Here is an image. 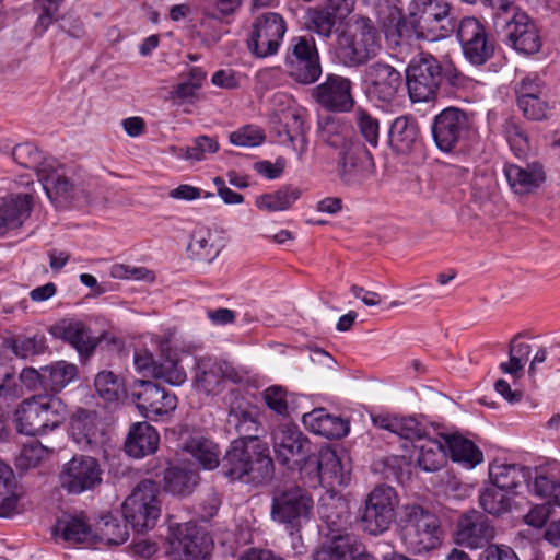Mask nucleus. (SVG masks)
<instances>
[{
  "instance_id": "obj_42",
  "label": "nucleus",
  "mask_w": 560,
  "mask_h": 560,
  "mask_svg": "<svg viewBox=\"0 0 560 560\" xmlns=\"http://www.w3.org/2000/svg\"><path fill=\"white\" fill-rule=\"evenodd\" d=\"M13 160L22 167L33 170L36 172L37 177L39 173L47 171L48 166H54V159H46L43 152L31 142L20 143L13 148Z\"/></svg>"
},
{
  "instance_id": "obj_50",
  "label": "nucleus",
  "mask_w": 560,
  "mask_h": 560,
  "mask_svg": "<svg viewBox=\"0 0 560 560\" xmlns=\"http://www.w3.org/2000/svg\"><path fill=\"white\" fill-rule=\"evenodd\" d=\"M351 537L337 534L322 544L313 553L314 560H349Z\"/></svg>"
},
{
  "instance_id": "obj_43",
  "label": "nucleus",
  "mask_w": 560,
  "mask_h": 560,
  "mask_svg": "<svg viewBox=\"0 0 560 560\" xmlns=\"http://www.w3.org/2000/svg\"><path fill=\"white\" fill-rule=\"evenodd\" d=\"M446 443L453 462L466 468H474L483 459L482 452L469 440L462 436H448Z\"/></svg>"
},
{
  "instance_id": "obj_60",
  "label": "nucleus",
  "mask_w": 560,
  "mask_h": 560,
  "mask_svg": "<svg viewBox=\"0 0 560 560\" xmlns=\"http://www.w3.org/2000/svg\"><path fill=\"white\" fill-rule=\"evenodd\" d=\"M299 465L300 479L304 486L310 488L322 486L318 454H311L308 452L304 458H301Z\"/></svg>"
},
{
  "instance_id": "obj_63",
  "label": "nucleus",
  "mask_w": 560,
  "mask_h": 560,
  "mask_svg": "<svg viewBox=\"0 0 560 560\" xmlns=\"http://www.w3.org/2000/svg\"><path fill=\"white\" fill-rule=\"evenodd\" d=\"M153 377L171 385H180L186 381V372L179 364L166 359L154 368Z\"/></svg>"
},
{
  "instance_id": "obj_1",
  "label": "nucleus",
  "mask_w": 560,
  "mask_h": 560,
  "mask_svg": "<svg viewBox=\"0 0 560 560\" xmlns=\"http://www.w3.org/2000/svg\"><path fill=\"white\" fill-rule=\"evenodd\" d=\"M381 36L374 22L366 16L353 15L337 33L335 56L346 67H360L381 50Z\"/></svg>"
},
{
  "instance_id": "obj_62",
  "label": "nucleus",
  "mask_w": 560,
  "mask_h": 560,
  "mask_svg": "<svg viewBox=\"0 0 560 560\" xmlns=\"http://www.w3.org/2000/svg\"><path fill=\"white\" fill-rule=\"evenodd\" d=\"M267 407L281 417L289 416L288 392L279 385H272L262 393Z\"/></svg>"
},
{
  "instance_id": "obj_39",
  "label": "nucleus",
  "mask_w": 560,
  "mask_h": 560,
  "mask_svg": "<svg viewBox=\"0 0 560 560\" xmlns=\"http://www.w3.org/2000/svg\"><path fill=\"white\" fill-rule=\"evenodd\" d=\"M318 138L327 145L339 150V155L355 142L351 139L350 126L341 119L331 117L319 122Z\"/></svg>"
},
{
  "instance_id": "obj_40",
  "label": "nucleus",
  "mask_w": 560,
  "mask_h": 560,
  "mask_svg": "<svg viewBox=\"0 0 560 560\" xmlns=\"http://www.w3.org/2000/svg\"><path fill=\"white\" fill-rule=\"evenodd\" d=\"M184 450L191 454L205 469H214L221 465L219 445L208 438L190 436L186 441Z\"/></svg>"
},
{
  "instance_id": "obj_44",
  "label": "nucleus",
  "mask_w": 560,
  "mask_h": 560,
  "mask_svg": "<svg viewBox=\"0 0 560 560\" xmlns=\"http://www.w3.org/2000/svg\"><path fill=\"white\" fill-rule=\"evenodd\" d=\"M417 464L424 471H436L445 463V448L435 439L427 438L420 444H416Z\"/></svg>"
},
{
  "instance_id": "obj_13",
  "label": "nucleus",
  "mask_w": 560,
  "mask_h": 560,
  "mask_svg": "<svg viewBox=\"0 0 560 560\" xmlns=\"http://www.w3.org/2000/svg\"><path fill=\"white\" fill-rule=\"evenodd\" d=\"M287 25L282 16L266 12L254 22L247 39L248 50L258 58L276 55L279 50Z\"/></svg>"
},
{
  "instance_id": "obj_26",
  "label": "nucleus",
  "mask_w": 560,
  "mask_h": 560,
  "mask_svg": "<svg viewBox=\"0 0 560 560\" xmlns=\"http://www.w3.org/2000/svg\"><path fill=\"white\" fill-rule=\"evenodd\" d=\"M535 470L517 465L494 462L489 466V481L504 491L517 494V488L523 483H533Z\"/></svg>"
},
{
  "instance_id": "obj_16",
  "label": "nucleus",
  "mask_w": 560,
  "mask_h": 560,
  "mask_svg": "<svg viewBox=\"0 0 560 560\" xmlns=\"http://www.w3.org/2000/svg\"><path fill=\"white\" fill-rule=\"evenodd\" d=\"M456 35L465 57L474 65L487 62L494 54V42L485 25L476 18L465 16L456 23Z\"/></svg>"
},
{
  "instance_id": "obj_34",
  "label": "nucleus",
  "mask_w": 560,
  "mask_h": 560,
  "mask_svg": "<svg viewBox=\"0 0 560 560\" xmlns=\"http://www.w3.org/2000/svg\"><path fill=\"white\" fill-rule=\"evenodd\" d=\"M54 537L61 538L69 545L92 544L95 535L82 516L65 515L52 527Z\"/></svg>"
},
{
  "instance_id": "obj_53",
  "label": "nucleus",
  "mask_w": 560,
  "mask_h": 560,
  "mask_svg": "<svg viewBox=\"0 0 560 560\" xmlns=\"http://www.w3.org/2000/svg\"><path fill=\"white\" fill-rule=\"evenodd\" d=\"M65 0H34V10L37 13V21L34 26L38 35H43L48 27L58 20L60 5Z\"/></svg>"
},
{
  "instance_id": "obj_14",
  "label": "nucleus",
  "mask_w": 560,
  "mask_h": 560,
  "mask_svg": "<svg viewBox=\"0 0 560 560\" xmlns=\"http://www.w3.org/2000/svg\"><path fill=\"white\" fill-rule=\"evenodd\" d=\"M103 469L95 457L75 455L63 464L59 482L68 493L80 494L102 482Z\"/></svg>"
},
{
  "instance_id": "obj_37",
  "label": "nucleus",
  "mask_w": 560,
  "mask_h": 560,
  "mask_svg": "<svg viewBox=\"0 0 560 560\" xmlns=\"http://www.w3.org/2000/svg\"><path fill=\"white\" fill-rule=\"evenodd\" d=\"M387 16L382 19V28L389 43L400 45L412 37L417 38V28L410 22L409 12L405 16L396 7H387Z\"/></svg>"
},
{
  "instance_id": "obj_25",
  "label": "nucleus",
  "mask_w": 560,
  "mask_h": 560,
  "mask_svg": "<svg viewBox=\"0 0 560 560\" xmlns=\"http://www.w3.org/2000/svg\"><path fill=\"white\" fill-rule=\"evenodd\" d=\"M34 207L32 194H10L0 200V236L21 228Z\"/></svg>"
},
{
  "instance_id": "obj_27",
  "label": "nucleus",
  "mask_w": 560,
  "mask_h": 560,
  "mask_svg": "<svg viewBox=\"0 0 560 560\" xmlns=\"http://www.w3.org/2000/svg\"><path fill=\"white\" fill-rule=\"evenodd\" d=\"M504 174L512 190L518 195L530 194L546 179L544 167L538 162L527 163L524 166L506 163Z\"/></svg>"
},
{
  "instance_id": "obj_64",
  "label": "nucleus",
  "mask_w": 560,
  "mask_h": 560,
  "mask_svg": "<svg viewBox=\"0 0 560 560\" xmlns=\"http://www.w3.org/2000/svg\"><path fill=\"white\" fill-rule=\"evenodd\" d=\"M523 115L529 120H544L549 118L551 106L548 101L542 98L541 94L529 97L517 104Z\"/></svg>"
},
{
  "instance_id": "obj_5",
  "label": "nucleus",
  "mask_w": 560,
  "mask_h": 560,
  "mask_svg": "<svg viewBox=\"0 0 560 560\" xmlns=\"http://www.w3.org/2000/svg\"><path fill=\"white\" fill-rule=\"evenodd\" d=\"M431 133L439 150L452 152L477 135L475 115L458 107H446L433 118Z\"/></svg>"
},
{
  "instance_id": "obj_46",
  "label": "nucleus",
  "mask_w": 560,
  "mask_h": 560,
  "mask_svg": "<svg viewBox=\"0 0 560 560\" xmlns=\"http://www.w3.org/2000/svg\"><path fill=\"white\" fill-rule=\"evenodd\" d=\"M220 145L215 138L209 136L196 137L190 145L172 147L174 154L190 162H200L207 160L209 155L218 152Z\"/></svg>"
},
{
  "instance_id": "obj_15",
  "label": "nucleus",
  "mask_w": 560,
  "mask_h": 560,
  "mask_svg": "<svg viewBox=\"0 0 560 560\" xmlns=\"http://www.w3.org/2000/svg\"><path fill=\"white\" fill-rule=\"evenodd\" d=\"M352 85L349 78L328 73L322 83L312 89L311 96L318 106L327 112L349 113L355 104Z\"/></svg>"
},
{
  "instance_id": "obj_19",
  "label": "nucleus",
  "mask_w": 560,
  "mask_h": 560,
  "mask_svg": "<svg viewBox=\"0 0 560 560\" xmlns=\"http://www.w3.org/2000/svg\"><path fill=\"white\" fill-rule=\"evenodd\" d=\"M272 441L278 462L287 466L300 464L311 448L308 439L292 423L278 425L272 433Z\"/></svg>"
},
{
  "instance_id": "obj_54",
  "label": "nucleus",
  "mask_w": 560,
  "mask_h": 560,
  "mask_svg": "<svg viewBox=\"0 0 560 560\" xmlns=\"http://www.w3.org/2000/svg\"><path fill=\"white\" fill-rule=\"evenodd\" d=\"M354 121L363 139L373 148L378 144L380 121L366 109L358 107L354 110Z\"/></svg>"
},
{
  "instance_id": "obj_48",
  "label": "nucleus",
  "mask_w": 560,
  "mask_h": 560,
  "mask_svg": "<svg viewBox=\"0 0 560 560\" xmlns=\"http://www.w3.org/2000/svg\"><path fill=\"white\" fill-rule=\"evenodd\" d=\"M322 486L334 488L345 483L341 460L334 450L325 448L318 453Z\"/></svg>"
},
{
  "instance_id": "obj_29",
  "label": "nucleus",
  "mask_w": 560,
  "mask_h": 560,
  "mask_svg": "<svg viewBox=\"0 0 560 560\" xmlns=\"http://www.w3.org/2000/svg\"><path fill=\"white\" fill-rule=\"evenodd\" d=\"M302 422L308 431L329 440L341 439L350 430L348 421L328 413L324 408H317L304 413Z\"/></svg>"
},
{
  "instance_id": "obj_22",
  "label": "nucleus",
  "mask_w": 560,
  "mask_h": 560,
  "mask_svg": "<svg viewBox=\"0 0 560 560\" xmlns=\"http://www.w3.org/2000/svg\"><path fill=\"white\" fill-rule=\"evenodd\" d=\"M236 372L226 362L205 357L197 361L194 377L198 390L207 395H217L223 390L225 380H233Z\"/></svg>"
},
{
  "instance_id": "obj_59",
  "label": "nucleus",
  "mask_w": 560,
  "mask_h": 560,
  "mask_svg": "<svg viewBox=\"0 0 560 560\" xmlns=\"http://www.w3.org/2000/svg\"><path fill=\"white\" fill-rule=\"evenodd\" d=\"M12 351L20 358H28L44 353L48 346L43 334L32 337H18L12 342Z\"/></svg>"
},
{
  "instance_id": "obj_28",
  "label": "nucleus",
  "mask_w": 560,
  "mask_h": 560,
  "mask_svg": "<svg viewBox=\"0 0 560 560\" xmlns=\"http://www.w3.org/2000/svg\"><path fill=\"white\" fill-rule=\"evenodd\" d=\"M70 429L74 442L81 448L95 450L102 443L103 434L95 411L78 409L71 417Z\"/></svg>"
},
{
  "instance_id": "obj_8",
  "label": "nucleus",
  "mask_w": 560,
  "mask_h": 560,
  "mask_svg": "<svg viewBox=\"0 0 560 560\" xmlns=\"http://www.w3.org/2000/svg\"><path fill=\"white\" fill-rule=\"evenodd\" d=\"M443 65L431 54L420 52L408 65L406 84L411 102L434 101L441 92Z\"/></svg>"
},
{
  "instance_id": "obj_45",
  "label": "nucleus",
  "mask_w": 560,
  "mask_h": 560,
  "mask_svg": "<svg viewBox=\"0 0 560 560\" xmlns=\"http://www.w3.org/2000/svg\"><path fill=\"white\" fill-rule=\"evenodd\" d=\"M301 197L298 187L287 185L273 192L261 195L256 200V206L269 212L284 211L289 209Z\"/></svg>"
},
{
  "instance_id": "obj_47",
  "label": "nucleus",
  "mask_w": 560,
  "mask_h": 560,
  "mask_svg": "<svg viewBox=\"0 0 560 560\" xmlns=\"http://www.w3.org/2000/svg\"><path fill=\"white\" fill-rule=\"evenodd\" d=\"M198 476L182 467H170L164 472L165 491L176 495H188L197 485Z\"/></svg>"
},
{
  "instance_id": "obj_36",
  "label": "nucleus",
  "mask_w": 560,
  "mask_h": 560,
  "mask_svg": "<svg viewBox=\"0 0 560 560\" xmlns=\"http://www.w3.org/2000/svg\"><path fill=\"white\" fill-rule=\"evenodd\" d=\"M38 179L52 202L67 201L73 196L74 185L67 177L65 168L56 161L54 166H48L47 171L39 173Z\"/></svg>"
},
{
  "instance_id": "obj_31",
  "label": "nucleus",
  "mask_w": 560,
  "mask_h": 560,
  "mask_svg": "<svg viewBox=\"0 0 560 560\" xmlns=\"http://www.w3.org/2000/svg\"><path fill=\"white\" fill-rule=\"evenodd\" d=\"M160 435L148 422L133 423L125 441V452L133 458H142L153 454L159 446Z\"/></svg>"
},
{
  "instance_id": "obj_10",
  "label": "nucleus",
  "mask_w": 560,
  "mask_h": 560,
  "mask_svg": "<svg viewBox=\"0 0 560 560\" xmlns=\"http://www.w3.org/2000/svg\"><path fill=\"white\" fill-rule=\"evenodd\" d=\"M398 502L397 492L393 487H374L360 511V523L364 532L377 536L388 530L396 517Z\"/></svg>"
},
{
  "instance_id": "obj_49",
  "label": "nucleus",
  "mask_w": 560,
  "mask_h": 560,
  "mask_svg": "<svg viewBox=\"0 0 560 560\" xmlns=\"http://www.w3.org/2000/svg\"><path fill=\"white\" fill-rule=\"evenodd\" d=\"M443 74L440 95H457L460 92L469 91L474 88L475 81L465 75L452 62L442 63Z\"/></svg>"
},
{
  "instance_id": "obj_21",
  "label": "nucleus",
  "mask_w": 560,
  "mask_h": 560,
  "mask_svg": "<svg viewBox=\"0 0 560 560\" xmlns=\"http://www.w3.org/2000/svg\"><path fill=\"white\" fill-rule=\"evenodd\" d=\"M340 177L348 186H361L374 174L375 164L371 152L355 140L340 155Z\"/></svg>"
},
{
  "instance_id": "obj_9",
  "label": "nucleus",
  "mask_w": 560,
  "mask_h": 560,
  "mask_svg": "<svg viewBox=\"0 0 560 560\" xmlns=\"http://www.w3.org/2000/svg\"><path fill=\"white\" fill-rule=\"evenodd\" d=\"M159 492L158 482L145 479L124 501V518L136 532L142 533L155 526L161 513Z\"/></svg>"
},
{
  "instance_id": "obj_24",
  "label": "nucleus",
  "mask_w": 560,
  "mask_h": 560,
  "mask_svg": "<svg viewBox=\"0 0 560 560\" xmlns=\"http://www.w3.org/2000/svg\"><path fill=\"white\" fill-rule=\"evenodd\" d=\"M502 32L508 43L521 54L533 55L541 47L536 25L527 14H514L512 22Z\"/></svg>"
},
{
  "instance_id": "obj_52",
  "label": "nucleus",
  "mask_w": 560,
  "mask_h": 560,
  "mask_svg": "<svg viewBox=\"0 0 560 560\" xmlns=\"http://www.w3.org/2000/svg\"><path fill=\"white\" fill-rule=\"evenodd\" d=\"M502 132L517 158L526 155L529 141L526 131L514 119L509 118L502 124Z\"/></svg>"
},
{
  "instance_id": "obj_4",
  "label": "nucleus",
  "mask_w": 560,
  "mask_h": 560,
  "mask_svg": "<svg viewBox=\"0 0 560 560\" xmlns=\"http://www.w3.org/2000/svg\"><path fill=\"white\" fill-rule=\"evenodd\" d=\"M410 22L417 28V38L436 42L450 37L456 28L452 5L447 0H411L408 4Z\"/></svg>"
},
{
  "instance_id": "obj_23",
  "label": "nucleus",
  "mask_w": 560,
  "mask_h": 560,
  "mask_svg": "<svg viewBox=\"0 0 560 560\" xmlns=\"http://www.w3.org/2000/svg\"><path fill=\"white\" fill-rule=\"evenodd\" d=\"M228 424L238 435L236 440H260L259 435L264 432L257 407L244 398H235L231 402Z\"/></svg>"
},
{
  "instance_id": "obj_2",
  "label": "nucleus",
  "mask_w": 560,
  "mask_h": 560,
  "mask_svg": "<svg viewBox=\"0 0 560 560\" xmlns=\"http://www.w3.org/2000/svg\"><path fill=\"white\" fill-rule=\"evenodd\" d=\"M67 416V405L57 395H35L18 407L16 429L26 435L47 434L62 424Z\"/></svg>"
},
{
  "instance_id": "obj_12",
  "label": "nucleus",
  "mask_w": 560,
  "mask_h": 560,
  "mask_svg": "<svg viewBox=\"0 0 560 560\" xmlns=\"http://www.w3.org/2000/svg\"><path fill=\"white\" fill-rule=\"evenodd\" d=\"M362 84L364 93L371 102L388 105L396 100L402 78L395 67L376 61L364 69Z\"/></svg>"
},
{
  "instance_id": "obj_56",
  "label": "nucleus",
  "mask_w": 560,
  "mask_h": 560,
  "mask_svg": "<svg viewBox=\"0 0 560 560\" xmlns=\"http://www.w3.org/2000/svg\"><path fill=\"white\" fill-rule=\"evenodd\" d=\"M127 523L125 520L122 522L118 521L112 514L104 516L100 527L101 539L109 545L124 544L129 537Z\"/></svg>"
},
{
  "instance_id": "obj_33",
  "label": "nucleus",
  "mask_w": 560,
  "mask_h": 560,
  "mask_svg": "<svg viewBox=\"0 0 560 560\" xmlns=\"http://www.w3.org/2000/svg\"><path fill=\"white\" fill-rule=\"evenodd\" d=\"M249 456L247 483L254 486L268 483L273 477L275 465L267 443L261 440H252Z\"/></svg>"
},
{
  "instance_id": "obj_32",
  "label": "nucleus",
  "mask_w": 560,
  "mask_h": 560,
  "mask_svg": "<svg viewBox=\"0 0 560 560\" xmlns=\"http://www.w3.org/2000/svg\"><path fill=\"white\" fill-rule=\"evenodd\" d=\"M252 440H234L221 459L222 474L231 481L247 483L249 450Z\"/></svg>"
},
{
  "instance_id": "obj_20",
  "label": "nucleus",
  "mask_w": 560,
  "mask_h": 560,
  "mask_svg": "<svg viewBox=\"0 0 560 560\" xmlns=\"http://www.w3.org/2000/svg\"><path fill=\"white\" fill-rule=\"evenodd\" d=\"M49 332L74 348L81 360L89 359L101 342L91 328L80 319L63 318L49 328Z\"/></svg>"
},
{
  "instance_id": "obj_6",
  "label": "nucleus",
  "mask_w": 560,
  "mask_h": 560,
  "mask_svg": "<svg viewBox=\"0 0 560 560\" xmlns=\"http://www.w3.org/2000/svg\"><path fill=\"white\" fill-rule=\"evenodd\" d=\"M283 65L294 82L303 85L317 82L323 67L315 38L310 34L292 36L285 47Z\"/></svg>"
},
{
  "instance_id": "obj_18",
  "label": "nucleus",
  "mask_w": 560,
  "mask_h": 560,
  "mask_svg": "<svg viewBox=\"0 0 560 560\" xmlns=\"http://www.w3.org/2000/svg\"><path fill=\"white\" fill-rule=\"evenodd\" d=\"M495 529L489 517L477 510L463 514L456 525L455 542L470 549L483 548L494 537Z\"/></svg>"
},
{
  "instance_id": "obj_41",
  "label": "nucleus",
  "mask_w": 560,
  "mask_h": 560,
  "mask_svg": "<svg viewBox=\"0 0 560 560\" xmlns=\"http://www.w3.org/2000/svg\"><path fill=\"white\" fill-rule=\"evenodd\" d=\"M515 494L489 482L479 492V505L485 512L500 516L511 511Z\"/></svg>"
},
{
  "instance_id": "obj_61",
  "label": "nucleus",
  "mask_w": 560,
  "mask_h": 560,
  "mask_svg": "<svg viewBox=\"0 0 560 560\" xmlns=\"http://www.w3.org/2000/svg\"><path fill=\"white\" fill-rule=\"evenodd\" d=\"M337 22V14L326 10L316 9L310 14L308 28L324 38L330 37Z\"/></svg>"
},
{
  "instance_id": "obj_51",
  "label": "nucleus",
  "mask_w": 560,
  "mask_h": 560,
  "mask_svg": "<svg viewBox=\"0 0 560 560\" xmlns=\"http://www.w3.org/2000/svg\"><path fill=\"white\" fill-rule=\"evenodd\" d=\"M97 395L105 401L118 400L125 394L124 381L112 371H101L94 380Z\"/></svg>"
},
{
  "instance_id": "obj_58",
  "label": "nucleus",
  "mask_w": 560,
  "mask_h": 560,
  "mask_svg": "<svg viewBox=\"0 0 560 560\" xmlns=\"http://www.w3.org/2000/svg\"><path fill=\"white\" fill-rule=\"evenodd\" d=\"M395 434L418 444L429 438L427 425L415 417H398Z\"/></svg>"
},
{
  "instance_id": "obj_17",
  "label": "nucleus",
  "mask_w": 560,
  "mask_h": 560,
  "mask_svg": "<svg viewBox=\"0 0 560 560\" xmlns=\"http://www.w3.org/2000/svg\"><path fill=\"white\" fill-rule=\"evenodd\" d=\"M141 415L156 420L172 412L177 406V397L151 381H139L132 393Z\"/></svg>"
},
{
  "instance_id": "obj_3",
  "label": "nucleus",
  "mask_w": 560,
  "mask_h": 560,
  "mask_svg": "<svg viewBox=\"0 0 560 560\" xmlns=\"http://www.w3.org/2000/svg\"><path fill=\"white\" fill-rule=\"evenodd\" d=\"M404 542L415 553L441 546L443 529L439 516L419 504H406L400 518Z\"/></svg>"
},
{
  "instance_id": "obj_35",
  "label": "nucleus",
  "mask_w": 560,
  "mask_h": 560,
  "mask_svg": "<svg viewBox=\"0 0 560 560\" xmlns=\"http://www.w3.org/2000/svg\"><path fill=\"white\" fill-rule=\"evenodd\" d=\"M24 511L21 492L12 469L0 460V517H11Z\"/></svg>"
},
{
  "instance_id": "obj_11",
  "label": "nucleus",
  "mask_w": 560,
  "mask_h": 560,
  "mask_svg": "<svg viewBox=\"0 0 560 560\" xmlns=\"http://www.w3.org/2000/svg\"><path fill=\"white\" fill-rule=\"evenodd\" d=\"M170 556L172 560H209L212 539L194 523L171 528Z\"/></svg>"
},
{
  "instance_id": "obj_55",
  "label": "nucleus",
  "mask_w": 560,
  "mask_h": 560,
  "mask_svg": "<svg viewBox=\"0 0 560 560\" xmlns=\"http://www.w3.org/2000/svg\"><path fill=\"white\" fill-rule=\"evenodd\" d=\"M209 231H197L192 234L188 245L190 254L200 261L211 262L219 254V250L210 242Z\"/></svg>"
},
{
  "instance_id": "obj_57",
  "label": "nucleus",
  "mask_w": 560,
  "mask_h": 560,
  "mask_svg": "<svg viewBox=\"0 0 560 560\" xmlns=\"http://www.w3.org/2000/svg\"><path fill=\"white\" fill-rule=\"evenodd\" d=\"M529 491L534 494L547 499L548 503L560 506V482L548 478L546 475L538 474L535 470L533 483L529 485Z\"/></svg>"
},
{
  "instance_id": "obj_38",
  "label": "nucleus",
  "mask_w": 560,
  "mask_h": 560,
  "mask_svg": "<svg viewBox=\"0 0 560 560\" xmlns=\"http://www.w3.org/2000/svg\"><path fill=\"white\" fill-rule=\"evenodd\" d=\"M78 376V366L67 361H57L43 366L42 388L56 395Z\"/></svg>"
},
{
  "instance_id": "obj_30",
  "label": "nucleus",
  "mask_w": 560,
  "mask_h": 560,
  "mask_svg": "<svg viewBox=\"0 0 560 560\" xmlns=\"http://www.w3.org/2000/svg\"><path fill=\"white\" fill-rule=\"evenodd\" d=\"M419 140L420 128L415 117L401 115L394 119L388 130V143L396 153H410Z\"/></svg>"
},
{
  "instance_id": "obj_7",
  "label": "nucleus",
  "mask_w": 560,
  "mask_h": 560,
  "mask_svg": "<svg viewBox=\"0 0 560 560\" xmlns=\"http://www.w3.org/2000/svg\"><path fill=\"white\" fill-rule=\"evenodd\" d=\"M313 509L314 500L307 490L298 485H285L273 492L270 515L293 533L310 521Z\"/></svg>"
}]
</instances>
